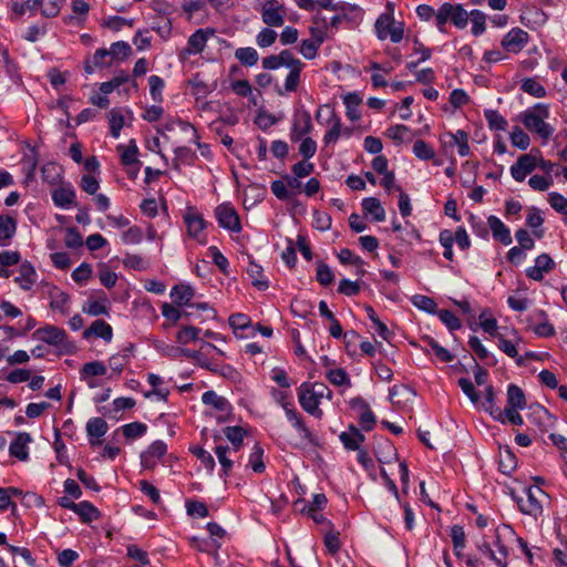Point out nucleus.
I'll use <instances>...</instances> for the list:
<instances>
[{"mask_svg": "<svg viewBox=\"0 0 567 567\" xmlns=\"http://www.w3.org/2000/svg\"><path fill=\"white\" fill-rule=\"evenodd\" d=\"M524 126L536 133L544 142H547L554 134L555 128L546 122L549 117V107L546 104L537 103L532 109L520 114Z\"/></svg>", "mask_w": 567, "mask_h": 567, "instance_id": "obj_1", "label": "nucleus"}, {"mask_svg": "<svg viewBox=\"0 0 567 567\" xmlns=\"http://www.w3.org/2000/svg\"><path fill=\"white\" fill-rule=\"evenodd\" d=\"M322 112H327V120L324 123L328 126V130L322 138L326 146L334 145L340 137L349 138L352 135V130L343 126L341 118L329 104H323L317 110L316 120L319 124H323L321 121Z\"/></svg>", "mask_w": 567, "mask_h": 567, "instance_id": "obj_2", "label": "nucleus"}, {"mask_svg": "<svg viewBox=\"0 0 567 567\" xmlns=\"http://www.w3.org/2000/svg\"><path fill=\"white\" fill-rule=\"evenodd\" d=\"M468 13L461 3L444 2L437 9L436 28L440 32H445V25L450 21L457 29H465Z\"/></svg>", "mask_w": 567, "mask_h": 567, "instance_id": "obj_3", "label": "nucleus"}, {"mask_svg": "<svg viewBox=\"0 0 567 567\" xmlns=\"http://www.w3.org/2000/svg\"><path fill=\"white\" fill-rule=\"evenodd\" d=\"M183 221L186 227L187 238L205 246L207 238V221L204 216L193 206H187L183 212Z\"/></svg>", "mask_w": 567, "mask_h": 567, "instance_id": "obj_4", "label": "nucleus"}, {"mask_svg": "<svg viewBox=\"0 0 567 567\" xmlns=\"http://www.w3.org/2000/svg\"><path fill=\"white\" fill-rule=\"evenodd\" d=\"M389 12L380 14L375 21L374 30L379 40L390 39L393 43H399L404 35L403 22L394 20L393 8L388 4Z\"/></svg>", "mask_w": 567, "mask_h": 567, "instance_id": "obj_5", "label": "nucleus"}, {"mask_svg": "<svg viewBox=\"0 0 567 567\" xmlns=\"http://www.w3.org/2000/svg\"><path fill=\"white\" fill-rule=\"evenodd\" d=\"M262 22L271 28H279L285 23L287 9L280 0H265L259 8Z\"/></svg>", "mask_w": 567, "mask_h": 567, "instance_id": "obj_6", "label": "nucleus"}, {"mask_svg": "<svg viewBox=\"0 0 567 567\" xmlns=\"http://www.w3.org/2000/svg\"><path fill=\"white\" fill-rule=\"evenodd\" d=\"M538 155L539 150H532L529 153L520 155L509 168L512 177L516 182H524L527 175L537 167Z\"/></svg>", "mask_w": 567, "mask_h": 567, "instance_id": "obj_7", "label": "nucleus"}, {"mask_svg": "<svg viewBox=\"0 0 567 567\" xmlns=\"http://www.w3.org/2000/svg\"><path fill=\"white\" fill-rule=\"evenodd\" d=\"M59 505L74 512L85 524L100 517V511L87 501L75 503L73 498H59Z\"/></svg>", "mask_w": 567, "mask_h": 567, "instance_id": "obj_8", "label": "nucleus"}, {"mask_svg": "<svg viewBox=\"0 0 567 567\" xmlns=\"http://www.w3.org/2000/svg\"><path fill=\"white\" fill-rule=\"evenodd\" d=\"M313 130L311 115L307 110H300L293 114L289 137L291 142H299Z\"/></svg>", "mask_w": 567, "mask_h": 567, "instance_id": "obj_9", "label": "nucleus"}, {"mask_svg": "<svg viewBox=\"0 0 567 567\" xmlns=\"http://www.w3.org/2000/svg\"><path fill=\"white\" fill-rule=\"evenodd\" d=\"M298 400L301 408L309 414L321 419L323 415L322 410L319 408L321 398L315 392L310 391L308 383H302L298 389Z\"/></svg>", "mask_w": 567, "mask_h": 567, "instance_id": "obj_10", "label": "nucleus"}, {"mask_svg": "<svg viewBox=\"0 0 567 567\" xmlns=\"http://www.w3.org/2000/svg\"><path fill=\"white\" fill-rule=\"evenodd\" d=\"M116 148L120 152L122 164L128 167V175L135 178L141 166L136 142L131 140L128 145L118 144Z\"/></svg>", "mask_w": 567, "mask_h": 567, "instance_id": "obj_11", "label": "nucleus"}, {"mask_svg": "<svg viewBox=\"0 0 567 567\" xmlns=\"http://www.w3.org/2000/svg\"><path fill=\"white\" fill-rule=\"evenodd\" d=\"M32 337L35 340L45 342L50 346L61 347L66 341V332L56 326L47 324L37 329Z\"/></svg>", "mask_w": 567, "mask_h": 567, "instance_id": "obj_12", "label": "nucleus"}, {"mask_svg": "<svg viewBox=\"0 0 567 567\" xmlns=\"http://www.w3.org/2000/svg\"><path fill=\"white\" fill-rule=\"evenodd\" d=\"M215 216L220 227L238 233L241 229L239 217L236 210L227 204H221L216 207Z\"/></svg>", "mask_w": 567, "mask_h": 567, "instance_id": "obj_13", "label": "nucleus"}, {"mask_svg": "<svg viewBox=\"0 0 567 567\" xmlns=\"http://www.w3.org/2000/svg\"><path fill=\"white\" fill-rule=\"evenodd\" d=\"M529 35L520 28H513L502 39V47L509 53H519L528 43Z\"/></svg>", "mask_w": 567, "mask_h": 567, "instance_id": "obj_14", "label": "nucleus"}, {"mask_svg": "<svg viewBox=\"0 0 567 567\" xmlns=\"http://www.w3.org/2000/svg\"><path fill=\"white\" fill-rule=\"evenodd\" d=\"M107 372V367L102 361H92L83 364L80 370V379L86 383L90 389L100 386L96 377H103Z\"/></svg>", "mask_w": 567, "mask_h": 567, "instance_id": "obj_15", "label": "nucleus"}, {"mask_svg": "<svg viewBox=\"0 0 567 567\" xmlns=\"http://www.w3.org/2000/svg\"><path fill=\"white\" fill-rule=\"evenodd\" d=\"M167 452V445L164 441L153 442L146 451L141 454V464L146 470L154 468Z\"/></svg>", "mask_w": 567, "mask_h": 567, "instance_id": "obj_16", "label": "nucleus"}, {"mask_svg": "<svg viewBox=\"0 0 567 567\" xmlns=\"http://www.w3.org/2000/svg\"><path fill=\"white\" fill-rule=\"evenodd\" d=\"M441 141L445 147H457L460 156H467L470 154L468 134L463 130L456 132H446L441 136Z\"/></svg>", "mask_w": 567, "mask_h": 567, "instance_id": "obj_17", "label": "nucleus"}, {"mask_svg": "<svg viewBox=\"0 0 567 567\" xmlns=\"http://www.w3.org/2000/svg\"><path fill=\"white\" fill-rule=\"evenodd\" d=\"M324 6L326 10L339 12L344 20L358 22L363 18V10L357 4L339 1L336 3H326Z\"/></svg>", "mask_w": 567, "mask_h": 567, "instance_id": "obj_18", "label": "nucleus"}, {"mask_svg": "<svg viewBox=\"0 0 567 567\" xmlns=\"http://www.w3.org/2000/svg\"><path fill=\"white\" fill-rule=\"evenodd\" d=\"M32 437L27 432L16 433V439L9 445V454L20 461L29 458V444Z\"/></svg>", "mask_w": 567, "mask_h": 567, "instance_id": "obj_19", "label": "nucleus"}, {"mask_svg": "<svg viewBox=\"0 0 567 567\" xmlns=\"http://www.w3.org/2000/svg\"><path fill=\"white\" fill-rule=\"evenodd\" d=\"M555 266L554 260L547 254L536 257L535 265L526 269V276L535 281L543 280L545 274L549 272Z\"/></svg>", "mask_w": 567, "mask_h": 567, "instance_id": "obj_20", "label": "nucleus"}, {"mask_svg": "<svg viewBox=\"0 0 567 567\" xmlns=\"http://www.w3.org/2000/svg\"><path fill=\"white\" fill-rule=\"evenodd\" d=\"M215 34V30L210 28L196 30L187 41L186 52L188 54H198L204 51L206 43L210 37Z\"/></svg>", "mask_w": 567, "mask_h": 567, "instance_id": "obj_21", "label": "nucleus"}, {"mask_svg": "<svg viewBox=\"0 0 567 567\" xmlns=\"http://www.w3.org/2000/svg\"><path fill=\"white\" fill-rule=\"evenodd\" d=\"M50 308L61 315H68L71 307L70 296L58 287H52L49 291Z\"/></svg>", "mask_w": 567, "mask_h": 567, "instance_id": "obj_22", "label": "nucleus"}, {"mask_svg": "<svg viewBox=\"0 0 567 567\" xmlns=\"http://www.w3.org/2000/svg\"><path fill=\"white\" fill-rule=\"evenodd\" d=\"M284 411L287 420L291 423L292 427L297 431L299 436L308 442H312V433L305 424L301 415L295 409L293 404L291 406H285Z\"/></svg>", "mask_w": 567, "mask_h": 567, "instance_id": "obj_23", "label": "nucleus"}, {"mask_svg": "<svg viewBox=\"0 0 567 567\" xmlns=\"http://www.w3.org/2000/svg\"><path fill=\"white\" fill-rule=\"evenodd\" d=\"M51 197L56 207L68 209L74 204L76 195L74 187L68 184L55 188Z\"/></svg>", "mask_w": 567, "mask_h": 567, "instance_id": "obj_24", "label": "nucleus"}, {"mask_svg": "<svg viewBox=\"0 0 567 567\" xmlns=\"http://www.w3.org/2000/svg\"><path fill=\"white\" fill-rule=\"evenodd\" d=\"M107 423L102 417H91L86 422V433L91 445L101 444V439L107 432Z\"/></svg>", "mask_w": 567, "mask_h": 567, "instance_id": "obj_25", "label": "nucleus"}, {"mask_svg": "<svg viewBox=\"0 0 567 567\" xmlns=\"http://www.w3.org/2000/svg\"><path fill=\"white\" fill-rule=\"evenodd\" d=\"M147 383L153 388L152 391L144 393L146 399L156 398L159 401H167L169 390L164 386V379L155 373H148L146 375Z\"/></svg>", "mask_w": 567, "mask_h": 567, "instance_id": "obj_26", "label": "nucleus"}, {"mask_svg": "<svg viewBox=\"0 0 567 567\" xmlns=\"http://www.w3.org/2000/svg\"><path fill=\"white\" fill-rule=\"evenodd\" d=\"M487 225L496 240L501 241L505 246L512 243L509 228L498 217L494 215L488 216Z\"/></svg>", "mask_w": 567, "mask_h": 567, "instance_id": "obj_27", "label": "nucleus"}, {"mask_svg": "<svg viewBox=\"0 0 567 567\" xmlns=\"http://www.w3.org/2000/svg\"><path fill=\"white\" fill-rule=\"evenodd\" d=\"M110 306H111V303H110L109 298L104 293H102V296H100L96 299H93V298L87 299L84 302L82 310H83V312H85L90 316L97 317V316H102V315H107L109 310H110Z\"/></svg>", "mask_w": 567, "mask_h": 567, "instance_id": "obj_28", "label": "nucleus"}, {"mask_svg": "<svg viewBox=\"0 0 567 567\" xmlns=\"http://www.w3.org/2000/svg\"><path fill=\"white\" fill-rule=\"evenodd\" d=\"M176 126H178L183 132L190 134V141H196L197 131L196 128L188 122L182 121L181 118L168 117L165 122L156 127L158 134L164 135L165 132L173 131Z\"/></svg>", "mask_w": 567, "mask_h": 567, "instance_id": "obj_29", "label": "nucleus"}, {"mask_svg": "<svg viewBox=\"0 0 567 567\" xmlns=\"http://www.w3.org/2000/svg\"><path fill=\"white\" fill-rule=\"evenodd\" d=\"M202 401L205 405L213 408L214 410L221 412L223 414H228L230 412V403L228 400L215 391H206L202 395Z\"/></svg>", "mask_w": 567, "mask_h": 567, "instance_id": "obj_30", "label": "nucleus"}, {"mask_svg": "<svg viewBox=\"0 0 567 567\" xmlns=\"http://www.w3.org/2000/svg\"><path fill=\"white\" fill-rule=\"evenodd\" d=\"M339 439L347 450L359 451L360 444L364 441V435L358 427L350 425L347 431L339 435Z\"/></svg>", "mask_w": 567, "mask_h": 567, "instance_id": "obj_31", "label": "nucleus"}, {"mask_svg": "<svg viewBox=\"0 0 567 567\" xmlns=\"http://www.w3.org/2000/svg\"><path fill=\"white\" fill-rule=\"evenodd\" d=\"M246 272L250 278L252 286L257 289L266 290L269 287V282L264 276L262 267L250 258L246 267Z\"/></svg>", "mask_w": 567, "mask_h": 567, "instance_id": "obj_32", "label": "nucleus"}, {"mask_svg": "<svg viewBox=\"0 0 567 567\" xmlns=\"http://www.w3.org/2000/svg\"><path fill=\"white\" fill-rule=\"evenodd\" d=\"M171 299L177 306H190L195 296L194 289L189 285H176L171 290Z\"/></svg>", "mask_w": 567, "mask_h": 567, "instance_id": "obj_33", "label": "nucleus"}, {"mask_svg": "<svg viewBox=\"0 0 567 567\" xmlns=\"http://www.w3.org/2000/svg\"><path fill=\"white\" fill-rule=\"evenodd\" d=\"M90 336H95L103 339L105 342H111L113 338V329L107 322L103 320H95L92 322L90 328L84 331V338L87 339Z\"/></svg>", "mask_w": 567, "mask_h": 567, "instance_id": "obj_34", "label": "nucleus"}, {"mask_svg": "<svg viewBox=\"0 0 567 567\" xmlns=\"http://www.w3.org/2000/svg\"><path fill=\"white\" fill-rule=\"evenodd\" d=\"M518 410L519 409L507 406L504 410L495 408V410H492V416L503 424L511 423L514 425H523V417L519 415Z\"/></svg>", "mask_w": 567, "mask_h": 567, "instance_id": "obj_35", "label": "nucleus"}, {"mask_svg": "<svg viewBox=\"0 0 567 567\" xmlns=\"http://www.w3.org/2000/svg\"><path fill=\"white\" fill-rule=\"evenodd\" d=\"M37 280V272L34 268L24 262L20 267V275L16 277L14 281L19 285V287L25 291L32 289L33 285Z\"/></svg>", "mask_w": 567, "mask_h": 567, "instance_id": "obj_36", "label": "nucleus"}, {"mask_svg": "<svg viewBox=\"0 0 567 567\" xmlns=\"http://www.w3.org/2000/svg\"><path fill=\"white\" fill-rule=\"evenodd\" d=\"M328 504V498H312V502L307 503L305 498H297L292 508L296 513L305 514L306 511L310 512H320L326 508Z\"/></svg>", "mask_w": 567, "mask_h": 567, "instance_id": "obj_37", "label": "nucleus"}, {"mask_svg": "<svg viewBox=\"0 0 567 567\" xmlns=\"http://www.w3.org/2000/svg\"><path fill=\"white\" fill-rule=\"evenodd\" d=\"M361 205L363 212L371 215L375 221H383L385 219V210L378 198L367 197L362 200Z\"/></svg>", "mask_w": 567, "mask_h": 567, "instance_id": "obj_38", "label": "nucleus"}, {"mask_svg": "<svg viewBox=\"0 0 567 567\" xmlns=\"http://www.w3.org/2000/svg\"><path fill=\"white\" fill-rule=\"evenodd\" d=\"M343 104L346 106V115L350 121H358L361 117L359 106L362 102L357 93H348L343 96Z\"/></svg>", "mask_w": 567, "mask_h": 567, "instance_id": "obj_39", "label": "nucleus"}, {"mask_svg": "<svg viewBox=\"0 0 567 567\" xmlns=\"http://www.w3.org/2000/svg\"><path fill=\"white\" fill-rule=\"evenodd\" d=\"M519 511L525 514L538 518L543 514V505L538 498H514Z\"/></svg>", "mask_w": 567, "mask_h": 567, "instance_id": "obj_40", "label": "nucleus"}, {"mask_svg": "<svg viewBox=\"0 0 567 567\" xmlns=\"http://www.w3.org/2000/svg\"><path fill=\"white\" fill-rule=\"evenodd\" d=\"M327 380L336 386L351 388V379L348 372L342 368H330L324 373Z\"/></svg>", "mask_w": 567, "mask_h": 567, "instance_id": "obj_41", "label": "nucleus"}, {"mask_svg": "<svg viewBox=\"0 0 567 567\" xmlns=\"http://www.w3.org/2000/svg\"><path fill=\"white\" fill-rule=\"evenodd\" d=\"M17 230V223L10 216H0V246H7Z\"/></svg>", "mask_w": 567, "mask_h": 567, "instance_id": "obj_42", "label": "nucleus"}, {"mask_svg": "<svg viewBox=\"0 0 567 567\" xmlns=\"http://www.w3.org/2000/svg\"><path fill=\"white\" fill-rule=\"evenodd\" d=\"M468 21H471V32L474 37H480L486 31V19L487 16L477 9L470 11Z\"/></svg>", "mask_w": 567, "mask_h": 567, "instance_id": "obj_43", "label": "nucleus"}, {"mask_svg": "<svg viewBox=\"0 0 567 567\" xmlns=\"http://www.w3.org/2000/svg\"><path fill=\"white\" fill-rule=\"evenodd\" d=\"M507 408H514V409H525L526 408V400L525 394L523 390L515 385L509 384L507 388Z\"/></svg>", "mask_w": 567, "mask_h": 567, "instance_id": "obj_44", "label": "nucleus"}, {"mask_svg": "<svg viewBox=\"0 0 567 567\" xmlns=\"http://www.w3.org/2000/svg\"><path fill=\"white\" fill-rule=\"evenodd\" d=\"M375 455L381 463H390L396 458V450L389 440L379 442Z\"/></svg>", "mask_w": 567, "mask_h": 567, "instance_id": "obj_45", "label": "nucleus"}, {"mask_svg": "<svg viewBox=\"0 0 567 567\" xmlns=\"http://www.w3.org/2000/svg\"><path fill=\"white\" fill-rule=\"evenodd\" d=\"M107 118H109L111 135L114 138H118L120 134H121V130L123 128V126L125 124V118H124L123 112L117 109H112L107 114Z\"/></svg>", "mask_w": 567, "mask_h": 567, "instance_id": "obj_46", "label": "nucleus"}, {"mask_svg": "<svg viewBox=\"0 0 567 567\" xmlns=\"http://www.w3.org/2000/svg\"><path fill=\"white\" fill-rule=\"evenodd\" d=\"M189 542L193 548L206 554H210L214 549H219L221 547V544L215 538H200L193 536L189 538Z\"/></svg>", "mask_w": 567, "mask_h": 567, "instance_id": "obj_47", "label": "nucleus"}, {"mask_svg": "<svg viewBox=\"0 0 567 567\" xmlns=\"http://www.w3.org/2000/svg\"><path fill=\"white\" fill-rule=\"evenodd\" d=\"M224 434L231 443V451L237 452L244 442L246 431L240 426H227L224 430Z\"/></svg>", "mask_w": 567, "mask_h": 567, "instance_id": "obj_48", "label": "nucleus"}, {"mask_svg": "<svg viewBox=\"0 0 567 567\" xmlns=\"http://www.w3.org/2000/svg\"><path fill=\"white\" fill-rule=\"evenodd\" d=\"M255 473H261L265 471L264 464V449L260 444L255 443L249 454L248 464Z\"/></svg>", "mask_w": 567, "mask_h": 567, "instance_id": "obj_49", "label": "nucleus"}, {"mask_svg": "<svg viewBox=\"0 0 567 567\" xmlns=\"http://www.w3.org/2000/svg\"><path fill=\"white\" fill-rule=\"evenodd\" d=\"M235 58L246 66H254L257 64L259 55L256 49L251 47L239 48L235 51Z\"/></svg>", "mask_w": 567, "mask_h": 567, "instance_id": "obj_50", "label": "nucleus"}, {"mask_svg": "<svg viewBox=\"0 0 567 567\" xmlns=\"http://www.w3.org/2000/svg\"><path fill=\"white\" fill-rule=\"evenodd\" d=\"M484 117L491 130L505 131L507 128L506 118L496 110H485Z\"/></svg>", "mask_w": 567, "mask_h": 567, "instance_id": "obj_51", "label": "nucleus"}, {"mask_svg": "<svg viewBox=\"0 0 567 567\" xmlns=\"http://www.w3.org/2000/svg\"><path fill=\"white\" fill-rule=\"evenodd\" d=\"M517 466L514 453L508 449L499 450V470L504 474H511Z\"/></svg>", "mask_w": 567, "mask_h": 567, "instance_id": "obj_52", "label": "nucleus"}, {"mask_svg": "<svg viewBox=\"0 0 567 567\" xmlns=\"http://www.w3.org/2000/svg\"><path fill=\"white\" fill-rule=\"evenodd\" d=\"M323 544L330 555H334L339 551L341 544L339 532L334 529V526L323 530Z\"/></svg>", "mask_w": 567, "mask_h": 567, "instance_id": "obj_53", "label": "nucleus"}, {"mask_svg": "<svg viewBox=\"0 0 567 567\" xmlns=\"http://www.w3.org/2000/svg\"><path fill=\"white\" fill-rule=\"evenodd\" d=\"M411 302L417 309L434 315L437 311V305L431 297L424 295H415L411 298Z\"/></svg>", "mask_w": 567, "mask_h": 567, "instance_id": "obj_54", "label": "nucleus"}, {"mask_svg": "<svg viewBox=\"0 0 567 567\" xmlns=\"http://www.w3.org/2000/svg\"><path fill=\"white\" fill-rule=\"evenodd\" d=\"M148 86L152 100L161 103L163 101V90L165 87L164 80L158 75H151L148 78Z\"/></svg>", "mask_w": 567, "mask_h": 567, "instance_id": "obj_55", "label": "nucleus"}, {"mask_svg": "<svg viewBox=\"0 0 567 567\" xmlns=\"http://www.w3.org/2000/svg\"><path fill=\"white\" fill-rule=\"evenodd\" d=\"M509 138L513 146L523 151L527 150L530 145L529 136L519 126L513 127Z\"/></svg>", "mask_w": 567, "mask_h": 567, "instance_id": "obj_56", "label": "nucleus"}, {"mask_svg": "<svg viewBox=\"0 0 567 567\" xmlns=\"http://www.w3.org/2000/svg\"><path fill=\"white\" fill-rule=\"evenodd\" d=\"M299 142V154L302 156L303 159L309 161L317 153V142L310 136H305Z\"/></svg>", "mask_w": 567, "mask_h": 567, "instance_id": "obj_57", "label": "nucleus"}, {"mask_svg": "<svg viewBox=\"0 0 567 567\" xmlns=\"http://www.w3.org/2000/svg\"><path fill=\"white\" fill-rule=\"evenodd\" d=\"M92 276V267L87 262H82L71 274L72 279L80 286L86 285Z\"/></svg>", "mask_w": 567, "mask_h": 567, "instance_id": "obj_58", "label": "nucleus"}, {"mask_svg": "<svg viewBox=\"0 0 567 567\" xmlns=\"http://www.w3.org/2000/svg\"><path fill=\"white\" fill-rule=\"evenodd\" d=\"M231 452V449L228 446L217 445L215 447V454L225 474H227L233 467V461L229 458V454Z\"/></svg>", "mask_w": 567, "mask_h": 567, "instance_id": "obj_59", "label": "nucleus"}, {"mask_svg": "<svg viewBox=\"0 0 567 567\" xmlns=\"http://www.w3.org/2000/svg\"><path fill=\"white\" fill-rule=\"evenodd\" d=\"M413 395H414V392L412 391V389L410 386L402 385V384L401 385L395 384L389 390V399L393 404L401 403L400 396H403V398H405V400H409L410 396H413Z\"/></svg>", "mask_w": 567, "mask_h": 567, "instance_id": "obj_60", "label": "nucleus"}, {"mask_svg": "<svg viewBox=\"0 0 567 567\" xmlns=\"http://www.w3.org/2000/svg\"><path fill=\"white\" fill-rule=\"evenodd\" d=\"M121 429L126 439H137L146 433L147 426L141 422H132L123 425Z\"/></svg>", "mask_w": 567, "mask_h": 567, "instance_id": "obj_61", "label": "nucleus"}, {"mask_svg": "<svg viewBox=\"0 0 567 567\" xmlns=\"http://www.w3.org/2000/svg\"><path fill=\"white\" fill-rule=\"evenodd\" d=\"M520 89L535 97H544L546 95L545 87L535 79L524 80Z\"/></svg>", "mask_w": 567, "mask_h": 567, "instance_id": "obj_62", "label": "nucleus"}, {"mask_svg": "<svg viewBox=\"0 0 567 567\" xmlns=\"http://www.w3.org/2000/svg\"><path fill=\"white\" fill-rule=\"evenodd\" d=\"M278 34L270 28H262L256 35V43L259 48H268L276 42Z\"/></svg>", "mask_w": 567, "mask_h": 567, "instance_id": "obj_63", "label": "nucleus"}, {"mask_svg": "<svg viewBox=\"0 0 567 567\" xmlns=\"http://www.w3.org/2000/svg\"><path fill=\"white\" fill-rule=\"evenodd\" d=\"M548 203L553 209L561 215L567 212V197L557 192H551L548 194Z\"/></svg>", "mask_w": 567, "mask_h": 567, "instance_id": "obj_64", "label": "nucleus"}]
</instances>
